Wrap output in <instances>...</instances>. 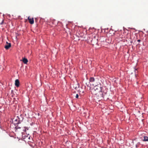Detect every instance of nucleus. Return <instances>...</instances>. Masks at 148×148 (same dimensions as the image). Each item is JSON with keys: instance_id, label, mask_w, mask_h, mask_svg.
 Instances as JSON below:
<instances>
[{"instance_id": "obj_1", "label": "nucleus", "mask_w": 148, "mask_h": 148, "mask_svg": "<svg viewBox=\"0 0 148 148\" xmlns=\"http://www.w3.org/2000/svg\"><path fill=\"white\" fill-rule=\"evenodd\" d=\"M92 85L94 86L92 90L95 94L96 95L98 93L101 92L102 87L100 84H92Z\"/></svg>"}, {"instance_id": "obj_8", "label": "nucleus", "mask_w": 148, "mask_h": 148, "mask_svg": "<svg viewBox=\"0 0 148 148\" xmlns=\"http://www.w3.org/2000/svg\"><path fill=\"white\" fill-rule=\"evenodd\" d=\"M23 61L24 64H26L28 62V61L27 58H24L23 59Z\"/></svg>"}, {"instance_id": "obj_11", "label": "nucleus", "mask_w": 148, "mask_h": 148, "mask_svg": "<svg viewBox=\"0 0 148 148\" xmlns=\"http://www.w3.org/2000/svg\"><path fill=\"white\" fill-rule=\"evenodd\" d=\"M28 130V128L27 127H25V130Z\"/></svg>"}, {"instance_id": "obj_5", "label": "nucleus", "mask_w": 148, "mask_h": 148, "mask_svg": "<svg viewBox=\"0 0 148 148\" xmlns=\"http://www.w3.org/2000/svg\"><path fill=\"white\" fill-rule=\"evenodd\" d=\"M6 45L4 47L6 49H8L11 46V44L10 43H8L7 42H6Z\"/></svg>"}, {"instance_id": "obj_10", "label": "nucleus", "mask_w": 148, "mask_h": 148, "mask_svg": "<svg viewBox=\"0 0 148 148\" xmlns=\"http://www.w3.org/2000/svg\"><path fill=\"white\" fill-rule=\"evenodd\" d=\"M78 97H79L78 95V94H77L76 95V96H75L76 98H78Z\"/></svg>"}, {"instance_id": "obj_6", "label": "nucleus", "mask_w": 148, "mask_h": 148, "mask_svg": "<svg viewBox=\"0 0 148 148\" xmlns=\"http://www.w3.org/2000/svg\"><path fill=\"white\" fill-rule=\"evenodd\" d=\"M15 85L17 87H18L19 86V82L18 79H16L15 81Z\"/></svg>"}, {"instance_id": "obj_9", "label": "nucleus", "mask_w": 148, "mask_h": 148, "mask_svg": "<svg viewBox=\"0 0 148 148\" xmlns=\"http://www.w3.org/2000/svg\"><path fill=\"white\" fill-rule=\"evenodd\" d=\"M143 140L144 141H148V137L146 136H144Z\"/></svg>"}, {"instance_id": "obj_3", "label": "nucleus", "mask_w": 148, "mask_h": 148, "mask_svg": "<svg viewBox=\"0 0 148 148\" xmlns=\"http://www.w3.org/2000/svg\"><path fill=\"white\" fill-rule=\"evenodd\" d=\"M20 117H21V118L22 119L21 120L20 118L18 117L17 119H16L14 121H16V122H17L15 123L16 124H18L19 123H20L21 121H22L23 119V117H21V116H20Z\"/></svg>"}, {"instance_id": "obj_13", "label": "nucleus", "mask_w": 148, "mask_h": 148, "mask_svg": "<svg viewBox=\"0 0 148 148\" xmlns=\"http://www.w3.org/2000/svg\"><path fill=\"white\" fill-rule=\"evenodd\" d=\"M141 40H140V39H139V40H137V41L138 42H140Z\"/></svg>"}, {"instance_id": "obj_7", "label": "nucleus", "mask_w": 148, "mask_h": 148, "mask_svg": "<svg viewBox=\"0 0 148 148\" xmlns=\"http://www.w3.org/2000/svg\"><path fill=\"white\" fill-rule=\"evenodd\" d=\"M28 19L29 21V23L31 24H32L34 23V20L33 18H30L29 17L28 18Z\"/></svg>"}, {"instance_id": "obj_14", "label": "nucleus", "mask_w": 148, "mask_h": 148, "mask_svg": "<svg viewBox=\"0 0 148 148\" xmlns=\"http://www.w3.org/2000/svg\"><path fill=\"white\" fill-rule=\"evenodd\" d=\"M87 86H88V87H90V86H89V85H87Z\"/></svg>"}, {"instance_id": "obj_12", "label": "nucleus", "mask_w": 148, "mask_h": 148, "mask_svg": "<svg viewBox=\"0 0 148 148\" xmlns=\"http://www.w3.org/2000/svg\"><path fill=\"white\" fill-rule=\"evenodd\" d=\"M4 22V20H3L1 23H0L1 25H2L3 23V22Z\"/></svg>"}, {"instance_id": "obj_2", "label": "nucleus", "mask_w": 148, "mask_h": 148, "mask_svg": "<svg viewBox=\"0 0 148 148\" xmlns=\"http://www.w3.org/2000/svg\"><path fill=\"white\" fill-rule=\"evenodd\" d=\"M114 37L116 39L119 40V41H121V39L123 38V36L121 34L118 33L115 34L114 35Z\"/></svg>"}, {"instance_id": "obj_4", "label": "nucleus", "mask_w": 148, "mask_h": 148, "mask_svg": "<svg viewBox=\"0 0 148 148\" xmlns=\"http://www.w3.org/2000/svg\"><path fill=\"white\" fill-rule=\"evenodd\" d=\"M90 82L91 83L90 85H92V84H96V81L95 80L94 78L93 77H91L90 79Z\"/></svg>"}]
</instances>
